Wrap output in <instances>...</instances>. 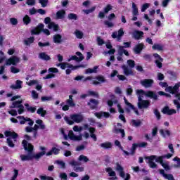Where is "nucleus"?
<instances>
[{
	"label": "nucleus",
	"mask_w": 180,
	"mask_h": 180,
	"mask_svg": "<svg viewBox=\"0 0 180 180\" xmlns=\"http://www.w3.org/2000/svg\"><path fill=\"white\" fill-rule=\"evenodd\" d=\"M153 56L155 58V64L157 65V67H158V68H162V58H161V56L158 55V53H155Z\"/></svg>",
	"instance_id": "b1692460"
},
{
	"label": "nucleus",
	"mask_w": 180,
	"mask_h": 180,
	"mask_svg": "<svg viewBox=\"0 0 180 180\" xmlns=\"http://www.w3.org/2000/svg\"><path fill=\"white\" fill-rule=\"evenodd\" d=\"M162 113H164V115H175V113H176V110H175L174 109H171L169 108V107L168 106H165L162 110Z\"/></svg>",
	"instance_id": "5701e85b"
},
{
	"label": "nucleus",
	"mask_w": 180,
	"mask_h": 180,
	"mask_svg": "<svg viewBox=\"0 0 180 180\" xmlns=\"http://www.w3.org/2000/svg\"><path fill=\"white\" fill-rule=\"evenodd\" d=\"M68 137L70 140H73V141H81V140H82V134L76 136L75 134H74V131H69Z\"/></svg>",
	"instance_id": "dca6fc26"
},
{
	"label": "nucleus",
	"mask_w": 180,
	"mask_h": 180,
	"mask_svg": "<svg viewBox=\"0 0 180 180\" xmlns=\"http://www.w3.org/2000/svg\"><path fill=\"white\" fill-rule=\"evenodd\" d=\"M35 123L38 125L39 129H41V130H44V129H46V125L43 123V120H37L35 121Z\"/></svg>",
	"instance_id": "58836bf2"
},
{
	"label": "nucleus",
	"mask_w": 180,
	"mask_h": 180,
	"mask_svg": "<svg viewBox=\"0 0 180 180\" xmlns=\"http://www.w3.org/2000/svg\"><path fill=\"white\" fill-rule=\"evenodd\" d=\"M173 161H176V165H173V168H180V159L178 157H175L173 159Z\"/></svg>",
	"instance_id": "603ef678"
},
{
	"label": "nucleus",
	"mask_w": 180,
	"mask_h": 180,
	"mask_svg": "<svg viewBox=\"0 0 180 180\" xmlns=\"http://www.w3.org/2000/svg\"><path fill=\"white\" fill-rule=\"evenodd\" d=\"M115 146H117V147H120V149H121L122 151L123 152L124 155H129V152H127V151L123 150V148L121 147V146H120V142L119 141L116 140V141H115Z\"/></svg>",
	"instance_id": "a18cd8bd"
},
{
	"label": "nucleus",
	"mask_w": 180,
	"mask_h": 180,
	"mask_svg": "<svg viewBox=\"0 0 180 180\" xmlns=\"http://www.w3.org/2000/svg\"><path fill=\"white\" fill-rule=\"evenodd\" d=\"M73 130L74 131L81 132L82 130H84V127L75 125V127H73Z\"/></svg>",
	"instance_id": "680f3d73"
},
{
	"label": "nucleus",
	"mask_w": 180,
	"mask_h": 180,
	"mask_svg": "<svg viewBox=\"0 0 180 180\" xmlns=\"http://www.w3.org/2000/svg\"><path fill=\"white\" fill-rule=\"evenodd\" d=\"M124 101L125 102V104L127 105L126 110L128 112V113H130L131 110H134V113H136L137 115H139V110H137L134 105H133L131 103H130L127 99H126V97H124Z\"/></svg>",
	"instance_id": "4468645a"
},
{
	"label": "nucleus",
	"mask_w": 180,
	"mask_h": 180,
	"mask_svg": "<svg viewBox=\"0 0 180 180\" xmlns=\"http://www.w3.org/2000/svg\"><path fill=\"white\" fill-rule=\"evenodd\" d=\"M113 8V6H112V5L108 4L106 6L105 8H104V12L105 13H108L109 12V11H112V9Z\"/></svg>",
	"instance_id": "69168bd1"
},
{
	"label": "nucleus",
	"mask_w": 180,
	"mask_h": 180,
	"mask_svg": "<svg viewBox=\"0 0 180 180\" xmlns=\"http://www.w3.org/2000/svg\"><path fill=\"white\" fill-rule=\"evenodd\" d=\"M22 22L24 25H29L32 22V18H30L27 15H25L22 18Z\"/></svg>",
	"instance_id": "37998d69"
},
{
	"label": "nucleus",
	"mask_w": 180,
	"mask_h": 180,
	"mask_svg": "<svg viewBox=\"0 0 180 180\" xmlns=\"http://www.w3.org/2000/svg\"><path fill=\"white\" fill-rule=\"evenodd\" d=\"M159 85H160L162 88H166V92H169V94L174 95L179 91L180 82L176 83L174 86H168V84H167V82H160Z\"/></svg>",
	"instance_id": "423d86ee"
},
{
	"label": "nucleus",
	"mask_w": 180,
	"mask_h": 180,
	"mask_svg": "<svg viewBox=\"0 0 180 180\" xmlns=\"http://www.w3.org/2000/svg\"><path fill=\"white\" fill-rule=\"evenodd\" d=\"M22 145L25 150V151L28 152L27 155H20V158L21 161H30L33 160V156L32 155V153L33 152V146L32 144L28 143L27 141L23 140L22 142Z\"/></svg>",
	"instance_id": "7ed1b4c3"
},
{
	"label": "nucleus",
	"mask_w": 180,
	"mask_h": 180,
	"mask_svg": "<svg viewBox=\"0 0 180 180\" xmlns=\"http://www.w3.org/2000/svg\"><path fill=\"white\" fill-rule=\"evenodd\" d=\"M94 115L98 119H103V117L108 118L110 116V114L108 112H96Z\"/></svg>",
	"instance_id": "bb28decb"
},
{
	"label": "nucleus",
	"mask_w": 180,
	"mask_h": 180,
	"mask_svg": "<svg viewBox=\"0 0 180 180\" xmlns=\"http://www.w3.org/2000/svg\"><path fill=\"white\" fill-rule=\"evenodd\" d=\"M25 106L28 112H32V113H34V112H36V108L29 105V103H25Z\"/></svg>",
	"instance_id": "49530a36"
},
{
	"label": "nucleus",
	"mask_w": 180,
	"mask_h": 180,
	"mask_svg": "<svg viewBox=\"0 0 180 180\" xmlns=\"http://www.w3.org/2000/svg\"><path fill=\"white\" fill-rule=\"evenodd\" d=\"M132 15L134 16H138L139 15V8H137V5L134 3H132Z\"/></svg>",
	"instance_id": "4c0bfd02"
},
{
	"label": "nucleus",
	"mask_w": 180,
	"mask_h": 180,
	"mask_svg": "<svg viewBox=\"0 0 180 180\" xmlns=\"http://www.w3.org/2000/svg\"><path fill=\"white\" fill-rule=\"evenodd\" d=\"M100 147H101V148H105V150L108 148H112V143L105 142V143H101Z\"/></svg>",
	"instance_id": "a19ab883"
},
{
	"label": "nucleus",
	"mask_w": 180,
	"mask_h": 180,
	"mask_svg": "<svg viewBox=\"0 0 180 180\" xmlns=\"http://www.w3.org/2000/svg\"><path fill=\"white\" fill-rule=\"evenodd\" d=\"M116 171L119 172V175L121 178H123L124 180H129L130 179V174L129 173L124 174V169L120 164L116 163Z\"/></svg>",
	"instance_id": "9d476101"
},
{
	"label": "nucleus",
	"mask_w": 180,
	"mask_h": 180,
	"mask_svg": "<svg viewBox=\"0 0 180 180\" xmlns=\"http://www.w3.org/2000/svg\"><path fill=\"white\" fill-rule=\"evenodd\" d=\"M103 82H105V78H103V77H97L96 80L93 81L94 85H99V84Z\"/></svg>",
	"instance_id": "e433bc0d"
},
{
	"label": "nucleus",
	"mask_w": 180,
	"mask_h": 180,
	"mask_svg": "<svg viewBox=\"0 0 180 180\" xmlns=\"http://www.w3.org/2000/svg\"><path fill=\"white\" fill-rule=\"evenodd\" d=\"M127 63L129 67L127 65H124L122 66V68L123 70L124 75L129 77V75H133L132 68H134V65H136V63L133 60H128Z\"/></svg>",
	"instance_id": "6e6552de"
},
{
	"label": "nucleus",
	"mask_w": 180,
	"mask_h": 180,
	"mask_svg": "<svg viewBox=\"0 0 180 180\" xmlns=\"http://www.w3.org/2000/svg\"><path fill=\"white\" fill-rule=\"evenodd\" d=\"M64 120L68 124L72 125L75 123H81L84 120V116L81 114H73L70 115V117H65Z\"/></svg>",
	"instance_id": "39448f33"
},
{
	"label": "nucleus",
	"mask_w": 180,
	"mask_h": 180,
	"mask_svg": "<svg viewBox=\"0 0 180 180\" xmlns=\"http://www.w3.org/2000/svg\"><path fill=\"white\" fill-rule=\"evenodd\" d=\"M11 71L13 74H18V72H20V70H19V68L13 66L11 68Z\"/></svg>",
	"instance_id": "e2e57ef3"
},
{
	"label": "nucleus",
	"mask_w": 180,
	"mask_h": 180,
	"mask_svg": "<svg viewBox=\"0 0 180 180\" xmlns=\"http://www.w3.org/2000/svg\"><path fill=\"white\" fill-rule=\"evenodd\" d=\"M88 95L89 96L90 95L91 96H95L96 98H98V92L94 91H91V90H89L88 91Z\"/></svg>",
	"instance_id": "0e129e2a"
},
{
	"label": "nucleus",
	"mask_w": 180,
	"mask_h": 180,
	"mask_svg": "<svg viewBox=\"0 0 180 180\" xmlns=\"http://www.w3.org/2000/svg\"><path fill=\"white\" fill-rule=\"evenodd\" d=\"M150 4L148 3H145L144 4H143L141 7V12H146V11H147V9H148V8H150Z\"/></svg>",
	"instance_id": "8fccbe9b"
},
{
	"label": "nucleus",
	"mask_w": 180,
	"mask_h": 180,
	"mask_svg": "<svg viewBox=\"0 0 180 180\" xmlns=\"http://www.w3.org/2000/svg\"><path fill=\"white\" fill-rule=\"evenodd\" d=\"M143 49H144V44L141 43L139 44H137L134 48V52L135 53V54H140V53H141Z\"/></svg>",
	"instance_id": "c756f323"
},
{
	"label": "nucleus",
	"mask_w": 180,
	"mask_h": 180,
	"mask_svg": "<svg viewBox=\"0 0 180 180\" xmlns=\"http://www.w3.org/2000/svg\"><path fill=\"white\" fill-rule=\"evenodd\" d=\"M39 58L44 61H50V60H51V58L44 52H41L39 54Z\"/></svg>",
	"instance_id": "2f4dec72"
},
{
	"label": "nucleus",
	"mask_w": 180,
	"mask_h": 180,
	"mask_svg": "<svg viewBox=\"0 0 180 180\" xmlns=\"http://www.w3.org/2000/svg\"><path fill=\"white\" fill-rule=\"evenodd\" d=\"M48 28L52 29L54 32H57L58 30V25L54 23V22H51L49 23Z\"/></svg>",
	"instance_id": "c9c22d12"
},
{
	"label": "nucleus",
	"mask_w": 180,
	"mask_h": 180,
	"mask_svg": "<svg viewBox=\"0 0 180 180\" xmlns=\"http://www.w3.org/2000/svg\"><path fill=\"white\" fill-rule=\"evenodd\" d=\"M17 119H18L20 120V124H25V123H26V122H28L29 126H32L34 123L32 120H30V118H28V117L18 116V117H17Z\"/></svg>",
	"instance_id": "f3484780"
},
{
	"label": "nucleus",
	"mask_w": 180,
	"mask_h": 180,
	"mask_svg": "<svg viewBox=\"0 0 180 180\" xmlns=\"http://www.w3.org/2000/svg\"><path fill=\"white\" fill-rule=\"evenodd\" d=\"M40 179L41 180H54L53 177L47 176H40Z\"/></svg>",
	"instance_id": "774afa93"
},
{
	"label": "nucleus",
	"mask_w": 180,
	"mask_h": 180,
	"mask_svg": "<svg viewBox=\"0 0 180 180\" xmlns=\"http://www.w3.org/2000/svg\"><path fill=\"white\" fill-rule=\"evenodd\" d=\"M19 63H20V58L18 56H11L6 60V65H16L17 64H19Z\"/></svg>",
	"instance_id": "ddd939ff"
},
{
	"label": "nucleus",
	"mask_w": 180,
	"mask_h": 180,
	"mask_svg": "<svg viewBox=\"0 0 180 180\" xmlns=\"http://www.w3.org/2000/svg\"><path fill=\"white\" fill-rule=\"evenodd\" d=\"M137 147H139V145L137 143H134L131 148V153H129V155H130V154L131 155H133V154H134V151L137 149Z\"/></svg>",
	"instance_id": "6e6d98bb"
},
{
	"label": "nucleus",
	"mask_w": 180,
	"mask_h": 180,
	"mask_svg": "<svg viewBox=\"0 0 180 180\" xmlns=\"http://www.w3.org/2000/svg\"><path fill=\"white\" fill-rule=\"evenodd\" d=\"M37 113L38 115H40L42 117H44L46 116V111L44 110L43 108H39L37 110Z\"/></svg>",
	"instance_id": "5fc2aeb1"
},
{
	"label": "nucleus",
	"mask_w": 180,
	"mask_h": 180,
	"mask_svg": "<svg viewBox=\"0 0 180 180\" xmlns=\"http://www.w3.org/2000/svg\"><path fill=\"white\" fill-rule=\"evenodd\" d=\"M96 9V6L92 7L91 8L87 10H83V12L86 13V15H89V13H92Z\"/></svg>",
	"instance_id": "bf43d9fd"
},
{
	"label": "nucleus",
	"mask_w": 180,
	"mask_h": 180,
	"mask_svg": "<svg viewBox=\"0 0 180 180\" xmlns=\"http://www.w3.org/2000/svg\"><path fill=\"white\" fill-rule=\"evenodd\" d=\"M143 36H144V32L142 31L135 30L132 33V37L136 39V40H140Z\"/></svg>",
	"instance_id": "a878e982"
},
{
	"label": "nucleus",
	"mask_w": 180,
	"mask_h": 180,
	"mask_svg": "<svg viewBox=\"0 0 180 180\" xmlns=\"http://www.w3.org/2000/svg\"><path fill=\"white\" fill-rule=\"evenodd\" d=\"M33 130H39V125L38 124H35L34 126V127H27L25 128V131L27 133H32V131H33Z\"/></svg>",
	"instance_id": "ea45409f"
},
{
	"label": "nucleus",
	"mask_w": 180,
	"mask_h": 180,
	"mask_svg": "<svg viewBox=\"0 0 180 180\" xmlns=\"http://www.w3.org/2000/svg\"><path fill=\"white\" fill-rule=\"evenodd\" d=\"M65 18V11L60 10L56 13V19H64Z\"/></svg>",
	"instance_id": "72a5a7b5"
},
{
	"label": "nucleus",
	"mask_w": 180,
	"mask_h": 180,
	"mask_svg": "<svg viewBox=\"0 0 180 180\" xmlns=\"http://www.w3.org/2000/svg\"><path fill=\"white\" fill-rule=\"evenodd\" d=\"M131 124L134 127H139V126L141 124V121H140V120H132L131 122Z\"/></svg>",
	"instance_id": "de8ad7c7"
},
{
	"label": "nucleus",
	"mask_w": 180,
	"mask_h": 180,
	"mask_svg": "<svg viewBox=\"0 0 180 180\" xmlns=\"http://www.w3.org/2000/svg\"><path fill=\"white\" fill-rule=\"evenodd\" d=\"M43 32L46 36H50V31L47 29H44V25L39 24L36 28L32 30V34H39L40 32Z\"/></svg>",
	"instance_id": "1a4fd4ad"
},
{
	"label": "nucleus",
	"mask_w": 180,
	"mask_h": 180,
	"mask_svg": "<svg viewBox=\"0 0 180 180\" xmlns=\"http://www.w3.org/2000/svg\"><path fill=\"white\" fill-rule=\"evenodd\" d=\"M39 82L37 80H30L29 82H26V84L29 86H33V85H37Z\"/></svg>",
	"instance_id": "4d7b16f0"
},
{
	"label": "nucleus",
	"mask_w": 180,
	"mask_h": 180,
	"mask_svg": "<svg viewBox=\"0 0 180 180\" xmlns=\"http://www.w3.org/2000/svg\"><path fill=\"white\" fill-rule=\"evenodd\" d=\"M33 41H34V37H31L24 40V43L26 46H30V44H32V43H33Z\"/></svg>",
	"instance_id": "c03bdc74"
},
{
	"label": "nucleus",
	"mask_w": 180,
	"mask_h": 180,
	"mask_svg": "<svg viewBox=\"0 0 180 180\" xmlns=\"http://www.w3.org/2000/svg\"><path fill=\"white\" fill-rule=\"evenodd\" d=\"M54 43H61V35L57 34L53 37Z\"/></svg>",
	"instance_id": "864d4df0"
},
{
	"label": "nucleus",
	"mask_w": 180,
	"mask_h": 180,
	"mask_svg": "<svg viewBox=\"0 0 180 180\" xmlns=\"http://www.w3.org/2000/svg\"><path fill=\"white\" fill-rule=\"evenodd\" d=\"M124 34L123 28H120L118 32H115L112 34V39H117V41H120L122 37Z\"/></svg>",
	"instance_id": "2eb2a0df"
},
{
	"label": "nucleus",
	"mask_w": 180,
	"mask_h": 180,
	"mask_svg": "<svg viewBox=\"0 0 180 180\" xmlns=\"http://www.w3.org/2000/svg\"><path fill=\"white\" fill-rule=\"evenodd\" d=\"M6 137H8L7 139V143L8 147L13 148L15 147V142H16V139H18V134L14 131H6L4 133Z\"/></svg>",
	"instance_id": "0eeeda50"
},
{
	"label": "nucleus",
	"mask_w": 180,
	"mask_h": 180,
	"mask_svg": "<svg viewBox=\"0 0 180 180\" xmlns=\"http://www.w3.org/2000/svg\"><path fill=\"white\" fill-rule=\"evenodd\" d=\"M113 104L117 105L118 112L119 113H120V115H119V119H120V120H122L124 123H126V118L124 117V115H123V113H124V110L122 108L120 104L117 103V98H116V96H115V95H111L110 99L107 101V105L110 106V108H112V106H113Z\"/></svg>",
	"instance_id": "20e7f679"
},
{
	"label": "nucleus",
	"mask_w": 180,
	"mask_h": 180,
	"mask_svg": "<svg viewBox=\"0 0 180 180\" xmlns=\"http://www.w3.org/2000/svg\"><path fill=\"white\" fill-rule=\"evenodd\" d=\"M152 49L153 50H158V51H162V50L164 49V46L160 44H155L153 46Z\"/></svg>",
	"instance_id": "79ce46f5"
},
{
	"label": "nucleus",
	"mask_w": 180,
	"mask_h": 180,
	"mask_svg": "<svg viewBox=\"0 0 180 180\" xmlns=\"http://www.w3.org/2000/svg\"><path fill=\"white\" fill-rule=\"evenodd\" d=\"M146 159L148 160V163L150 168H157L158 165L155 162H159L166 171L171 169V167H169V162L164 161L162 158H158L157 155H150L146 157ZM154 161H155V162H154Z\"/></svg>",
	"instance_id": "f03ea898"
},
{
	"label": "nucleus",
	"mask_w": 180,
	"mask_h": 180,
	"mask_svg": "<svg viewBox=\"0 0 180 180\" xmlns=\"http://www.w3.org/2000/svg\"><path fill=\"white\" fill-rule=\"evenodd\" d=\"M164 178L165 179H168V180H174V176L171 174H165Z\"/></svg>",
	"instance_id": "338daca9"
},
{
	"label": "nucleus",
	"mask_w": 180,
	"mask_h": 180,
	"mask_svg": "<svg viewBox=\"0 0 180 180\" xmlns=\"http://www.w3.org/2000/svg\"><path fill=\"white\" fill-rule=\"evenodd\" d=\"M22 100H18V101H13L12 103V105L10 106L11 109H15L16 108H18V113L19 115H22V113H23V112H25V107L23 106V105H22Z\"/></svg>",
	"instance_id": "9b49d317"
},
{
	"label": "nucleus",
	"mask_w": 180,
	"mask_h": 180,
	"mask_svg": "<svg viewBox=\"0 0 180 180\" xmlns=\"http://www.w3.org/2000/svg\"><path fill=\"white\" fill-rule=\"evenodd\" d=\"M99 104V101L95 99H91L88 103L89 106H90L91 109H96L98 108V105Z\"/></svg>",
	"instance_id": "cd10ccee"
},
{
	"label": "nucleus",
	"mask_w": 180,
	"mask_h": 180,
	"mask_svg": "<svg viewBox=\"0 0 180 180\" xmlns=\"http://www.w3.org/2000/svg\"><path fill=\"white\" fill-rule=\"evenodd\" d=\"M53 154H54L55 155L60 154V148L56 147L52 148L50 151L46 153V156L49 157L50 155H53Z\"/></svg>",
	"instance_id": "c85d7f7f"
},
{
	"label": "nucleus",
	"mask_w": 180,
	"mask_h": 180,
	"mask_svg": "<svg viewBox=\"0 0 180 180\" xmlns=\"http://www.w3.org/2000/svg\"><path fill=\"white\" fill-rule=\"evenodd\" d=\"M98 70V66H95L93 69L89 68L86 70V74H93V72H96Z\"/></svg>",
	"instance_id": "13d9d810"
},
{
	"label": "nucleus",
	"mask_w": 180,
	"mask_h": 180,
	"mask_svg": "<svg viewBox=\"0 0 180 180\" xmlns=\"http://www.w3.org/2000/svg\"><path fill=\"white\" fill-rule=\"evenodd\" d=\"M136 95H138V108L139 109L147 108L150 106V102L148 101L143 100V96H148L155 101L158 99V96L154 91H144L143 89L136 90Z\"/></svg>",
	"instance_id": "f257e3e1"
},
{
	"label": "nucleus",
	"mask_w": 180,
	"mask_h": 180,
	"mask_svg": "<svg viewBox=\"0 0 180 180\" xmlns=\"http://www.w3.org/2000/svg\"><path fill=\"white\" fill-rule=\"evenodd\" d=\"M160 133L161 136H162V137H164L165 139V137H169V136H171V131H169V130L160 129Z\"/></svg>",
	"instance_id": "f704fd0d"
},
{
	"label": "nucleus",
	"mask_w": 180,
	"mask_h": 180,
	"mask_svg": "<svg viewBox=\"0 0 180 180\" xmlns=\"http://www.w3.org/2000/svg\"><path fill=\"white\" fill-rule=\"evenodd\" d=\"M79 67L81 66H74L67 63H61L60 64L61 70H65V68H71V70H77V68H79Z\"/></svg>",
	"instance_id": "393cba45"
},
{
	"label": "nucleus",
	"mask_w": 180,
	"mask_h": 180,
	"mask_svg": "<svg viewBox=\"0 0 180 180\" xmlns=\"http://www.w3.org/2000/svg\"><path fill=\"white\" fill-rule=\"evenodd\" d=\"M154 84V80L150 79H146L141 81V84L145 88H150Z\"/></svg>",
	"instance_id": "aec40b11"
},
{
	"label": "nucleus",
	"mask_w": 180,
	"mask_h": 180,
	"mask_svg": "<svg viewBox=\"0 0 180 180\" xmlns=\"http://www.w3.org/2000/svg\"><path fill=\"white\" fill-rule=\"evenodd\" d=\"M89 130L91 133V139H93L94 140V141H96V140H97L96 135H95V134H94V133H95V128L91 127V128L89 129Z\"/></svg>",
	"instance_id": "09e8293b"
},
{
	"label": "nucleus",
	"mask_w": 180,
	"mask_h": 180,
	"mask_svg": "<svg viewBox=\"0 0 180 180\" xmlns=\"http://www.w3.org/2000/svg\"><path fill=\"white\" fill-rule=\"evenodd\" d=\"M75 34L77 39H81L82 37H84V33L79 30H76L75 32Z\"/></svg>",
	"instance_id": "052dcab7"
},
{
	"label": "nucleus",
	"mask_w": 180,
	"mask_h": 180,
	"mask_svg": "<svg viewBox=\"0 0 180 180\" xmlns=\"http://www.w3.org/2000/svg\"><path fill=\"white\" fill-rule=\"evenodd\" d=\"M124 46H118V54L119 56H123V54H124L128 57V56H129V51L124 49V47H130V42H124Z\"/></svg>",
	"instance_id": "f8f14e48"
},
{
	"label": "nucleus",
	"mask_w": 180,
	"mask_h": 180,
	"mask_svg": "<svg viewBox=\"0 0 180 180\" xmlns=\"http://www.w3.org/2000/svg\"><path fill=\"white\" fill-rule=\"evenodd\" d=\"M40 150H41L42 152L37 154H33V152H32V159L35 158V160H39V158H41V157L46 154V148L41 146Z\"/></svg>",
	"instance_id": "412c9836"
},
{
	"label": "nucleus",
	"mask_w": 180,
	"mask_h": 180,
	"mask_svg": "<svg viewBox=\"0 0 180 180\" xmlns=\"http://www.w3.org/2000/svg\"><path fill=\"white\" fill-rule=\"evenodd\" d=\"M76 55L77 56H71L70 58L68 60V61H71V60H75V61H77L78 63L84 60V56L81 52H77Z\"/></svg>",
	"instance_id": "6ab92c4d"
},
{
	"label": "nucleus",
	"mask_w": 180,
	"mask_h": 180,
	"mask_svg": "<svg viewBox=\"0 0 180 180\" xmlns=\"http://www.w3.org/2000/svg\"><path fill=\"white\" fill-rule=\"evenodd\" d=\"M106 172H108L109 176H112L108 178V180H116L117 179V177L116 176V172L113 171V169L111 167H107L105 168Z\"/></svg>",
	"instance_id": "a211bd4d"
},
{
	"label": "nucleus",
	"mask_w": 180,
	"mask_h": 180,
	"mask_svg": "<svg viewBox=\"0 0 180 180\" xmlns=\"http://www.w3.org/2000/svg\"><path fill=\"white\" fill-rule=\"evenodd\" d=\"M72 98H73V96L70 95L69 99L66 100L67 105H68L70 108H74L75 106V103L74 102V99Z\"/></svg>",
	"instance_id": "473e14b6"
},
{
	"label": "nucleus",
	"mask_w": 180,
	"mask_h": 180,
	"mask_svg": "<svg viewBox=\"0 0 180 180\" xmlns=\"http://www.w3.org/2000/svg\"><path fill=\"white\" fill-rule=\"evenodd\" d=\"M69 164L70 165H72V167H74V171H75V172H84V167H77V165H78V162H77L75 160H72L71 162H70Z\"/></svg>",
	"instance_id": "4be33fe9"
},
{
	"label": "nucleus",
	"mask_w": 180,
	"mask_h": 180,
	"mask_svg": "<svg viewBox=\"0 0 180 180\" xmlns=\"http://www.w3.org/2000/svg\"><path fill=\"white\" fill-rule=\"evenodd\" d=\"M79 161H83V162H88L89 161V158H88V157L84 155H81L79 158H78Z\"/></svg>",
	"instance_id": "3c124183"
},
{
	"label": "nucleus",
	"mask_w": 180,
	"mask_h": 180,
	"mask_svg": "<svg viewBox=\"0 0 180 180\" xmlns=\"http://www.w3.org/2000/svg\"><path fill=\"white\" fill-rule=\"evenodd\" d=\"M23 84V82L20 80H16L15 84H13L10 86L11 89H22V84Z\"/></svg>",
	"instance_id": "7c9ffc66"
}]
</instances>
